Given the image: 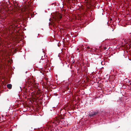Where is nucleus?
I'll return each instance as SVG.
<instances>
[{
    "label": "nucleus",
    "instance_id": "1",
    "mask_svg": "<svg viewBox=\"0 0 131 131\" xmlns=\"http://www.w3.org/2000/svg\"><path fill=\"white\" fill-rule=\"evenodd\" d=\"M52 122L50 123L49 124V125L50 127H54L56 126V125H57L59 123H57L55 122Z\"/></svg>",
    "mask_w": 131,
    "mask_h": 131
},
{
    "label": "nucleus",
    "instance_id": "6",
    "mask_svg": "<svg viewBox=\"0 0 131 131\" xmlns=\"http://www.w3.org/2000/svg\"><path fill=\"white\" fill-rule=\"evenodd\" d=\"M25 73H27V71H26V72Z\"/></svg>",
    "mask_w": 131,
    "mask_h": 131
},
{
    "label": "nucleus",
    "instance_id": "4",
    "mask_svg": "<svg viewBox=\"0 0 131 131\" xmlns=\"http://www.w3.org/2000/svg\"><path fill=\"white\" fill-rule=\"evenodd\" d=\"M87 48L88 49H89L90 48V47H88H88H87Z\"/></svg>",
    "mask_w": 131,
    "mask_h": 131
},
{
    "label": "nucleus",
    "instance_id": "3",
    "mask_svg": "<svg viewBox=\"0 0 131 131\" xmlns=\"http://www.w3.org/2000/svg\"><path fill=\"white\" fill-rule=\"evenodd\" d=\"M7 88L9 89H10L12 88V85L11 84H8L7 85Z\"/></svg>",
    "mask_w": 131,
    "mask_h": 131
},
{
    "label": "nucleus",
    "instance_id": "5",
    "mask_svg": "<svg viewBox=\"0 0 131 131\" xmlns=\"http://www.w3.org/2000/svg\"><path fill=\"white\" fill-rule=\"evenodd\" d=\"M42 57H43V56H42ZM41 59L42 60H43V59H42V58H41Z\"/></svg>",
    "mask_w": 131,
    "mask_h": 131
},
{
    "label": "nucleus",
    "instance_id": "2",
    "mask_svg": "<svg viewBox=\"0 0 131 131\" xmlns=\"http://www.w3.org/2000/svg\"><path fill=\"white\" fill-rule=\"evenodd\" d=\"M97 113L96 112H94L90 114L89 115V116L90 117H92L94 116V115H97Z\"/></svg>",
    "mask_w": 131,
    "mask_h": 131
}]
</instances>
